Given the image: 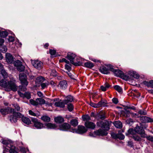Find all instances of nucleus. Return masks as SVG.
<instances>
[{
	"label": "nucleus",
	"instance_id": "f257e3e1",
	"mask_svg": "<svg viewBox=\"0 0 153 153\" xmlns=\"http://www.w3.org/2000/svg\"><path fill=\"white\" fill-rule=\"evenodd\" d=\"M76 57V55L73 53H68L67 54V58L69 59L70 62L75 66H80L82 65L83 63L80 61L78 62H75L74 60L75 59Z\"/></svg>",
	"mask_w": 153,
	"mask_h": 153
},
{
	"label": "nucleus",
	"instance_id": "f03ea898",
	"mask_svg": "<svg viewBox=\"0 0 153 153\" xmlns=\"http://www.w3.org/2000/svg\"><path fill=\"white\" fill-rule=\"evenodd\" d=\"M110 71L113 72L115 76L123 78L124 79L126 80L127 75L124 74L122 71L119 70L114 69L112 67H111L110 68Z\"/></svg>",
	"mask_w": 153,
	"mask_h": 153
},
{
	"label": "nucleus",
	"instance_id": "7ed1b4c3",
	"mask_svg": "<svg viewBox=\"0 0 153 153\" xmlns=\"http://www.w3.org/2000/svg\"><path fill=\"white\" fill-rule=\"evenodd\" d=\"M13 115L9 117V119L10 121L12 123H16L17 122V118H20L22 116V114L19 112H16L14 109V111L12 113Z\"/></svg>",
	"mask_w": 153,
	"mask_h": 153
},
{
	"label": "nucleus",
	"instance_id": "20e7f679",
	"mask_svg": "<svg viewBox=\"0 0 153 153\" xmlns=\"http://www.w3.org/2000/svg\"><path fill=\"white\" fill-rule=\"evenodd\" d=\"M7 88L14 91L17 90L18 87L16 84V80L15 79L10 80L9 81Z\"/></svg>",
	"mask_w": 153,
	"mask_h": 153
},
{
	"label": "nucleus",
	"instance_id": "39448f33",
	"mask_svg": "<svg viewBox=\"0 0 153 153\" xmlns=\"http://www.w3.org/2000/svg\"><path fill=\"white\" fill-rule=\"evenodd\" d=\"M19 78L22 85L27 86L28 82L27 80L26 75L23 73L20 74L19 75Z\"/></svg>",
	"mask_w": 153,
	"mask_h": 153
},
{
	"label": "nucleus",
	"instance_id": "423d86ee",
	"mask_svg": "<svg viewBox=\"0 0 153 153\" xmlns=\"http://www.w3.org/2000/svg\"><path fill=\"white\" fill-rule=\"evenodd\" d=\"M97 126H100L101 125V127L102 128H103L104 129V130L107 132L110 128V123L108 121H106L105 122H103L102 121L97 122Z\"/></svg>",
	"mask_w": 153,
	"mask_h": 153
},
{
	"label": "nucleus",
	"instance_id": "0eeeda50",
	"mask_svg": "<svg viewBox=\"0 0 153 153\" xmlns=\"http://www.w3.org/2000/svg\"><path fill=\"white\" fill-rule=\"evenodd\" d=\"M31 120L34 126L37 129H41L44 127L43 124L39 121L37 119L34 118H32Z\"/></svg>",
	"mask_w": 153,
	"mask_h": 153
},
{
	"label": "nucleus",
	"instance_id": "6e6552de",
	"mask_svg": "<svg viewBox=\"0 0 153 153\" xmlns=\"http://www.w3.org/2000/svg\"><path fill=\"white\" fill-rule=\"evenodd\" d=\"M14 65L19 71H23L25 70V66L22 64V62L20 60H17L16 61L14 62Z\"/></svg>",
	"mask_w": 153,
	"mask_h": 153
},
{
	"label": "nucleus",
	"instance_id": "1a4fd4ad",
	"mask_svg": "<svg viewBox=\"0 0 153 153\" xmlns=\"http://www.w3.org/2000/svg\"><path fill=\"white\" fill-rule=\"evenodd\" d=\"M14 111V109L7 107L5 108H1L0 109V112L2 115H6L12 113Z\"/></svg>",
	"mask_w": 153,
	"mask_h": 153
},
{
	"label": "nucleus",
	"instance_id": "9d476101",
	"mask_svg": "<svg viewBox=\"0 0 153 153\" xmlns=\"http://www.w3.org/2000/svg\"><path fill=\"white\" fill-rule=\"evenodd\" d=\"M137 133L141 135L142 137L145 138L146 134L144 133V130L143 127L137 126L134 128Z\"/></svg>",
	"mask_w": 153,
	"mask_h": 153
},
{
	"label": "nucleus",
	"instance_id": "9b49d317",
	"mask_svg": "<svg viewBox=\"0 0 153 153\" xmlns=\"http://www.w3.org/2000/svg\"><path fill=\"white\" fill-rule=\"evenodd\" d=\"M139 75L136 72L130 71L127 74L126 80H128L133 77L137 79L139 78Z\"/></svg>",
	"mask_w": 153,
	"mask_h": 153
},
{
	"label": "nucleus",
	"instance_id": "f8f14e48",
	"mask_svg": "<svg viewBox=\"0 0 153 153\" xmlns=\"http://www.w3.org/2000/svg\"><path fill=\"white\" fill-rule=\"evenodd\" d=\"M94 133L95 135L100 136H106L108 134L107 132L102 128L94 131Z\"/></svg>",
	"mask_w": 153,
	"mask_h": 153
},
{
	"label": "nucleus",
	"instance_id": "ddd939ff",
	"mask_svg": "<svg viewBox=\"0 0 153 153\" xmlns=\"http://www.w3.org/2000/svg\"><path fill=\"white\" fill-rule=\"evenodd\" d=\"M33 65L36 69L40 70L42 67L43 64L42 63L38 60L33 61L32 62Z\"/></svg>",
	"mask_w": 153,
	"mask_h": 153
},
{
	"label": "nucleus",
	"instance_id": "4468645a",
	"mask_svg": "<svg viewBox=\"0 0 153 153\" xmlns=\"http://www.w3.org/2000/svg\"><path fill=\"white\" fill-rule=\"evenodd\" d=\"M112 66H110L109 68H108L104 66V65H102L100 66L99 68V71L102 73L107 74L110 73V68Z\"/></svg>",
	"mask_w": 153,
	"mask_h": 153
},
{
	"label": "nucleus",
	"instance_id": "2eb2a0df",
	"mask_svg": "<svg viewBox=\"0 0 153 153\" xmlns=\"http://www.w3.org/2000/svg\"><path fill=\"white\" fill-rule=\"evenodd\" d=\"M71 128V125L67 123H64L59 126V129L63 131H68Z\"/></svg>",
	"mask_w": 153,
	"mask_h": 153
},
{
	"label": "nucleus",
	"instance_id": "dca6fc26",
	"mask_svg": "<svg viewBox=\"0 0 153 153\" xmlns=\"http://www.w3.org/2000/svg\"><path fill=\"white\" fill-rule=\"evenodd\" d=\"M6 60L7 63L11 64L14 62V58L12 55L9 53L5 54Z\"/></svg>",
	"mask_w": 153,
	"mask_h": 153
},
{
	"label": "nucleus",
	"instance_id": "f3484780",
	"mask_svg": "<svg viewBox=\"0 0 153 153\" xmlns=\"http://www.w3.org/2000/svg\"><path fill=\"white\" fill-rule=\"evenodd\" d=\"M137 133L134 128H130L128 131L126 133V135L129 137H132L133 136H134Z\"/></svg>",
	"mask_w": 153,
	"mask_h": 153
},
{
	"label": "nucleus",
	"instance_id": "a211bd4d",
	"mask_svg": "<svg viewBox=\"0 0 153 153\" xmlns=\"http://www.w3.org/2000/svg\"><path fill=\"white\" fill-rule=\"evenodd\" d=\"M0 81V86L1 87L4 88H7V86L8 83L9 81H8L7 79L3 78L1 79Z\"/></svg>",
	"mask_w": 153,
	"mask_h": 153
},
{
	"label": "nucleus",
	"instance_id": "6ab92c4d",
	"mask_svg": "<svg viewBox=\"0 0 153 153\" xmlns=\"http://www.w3.org/2000/svg\"><path fill=\"white\" fill-rule=\"evenodd\" d=\"M87 131V129L84 126L79 125L78 126V129L77 132L79 134H82L86 132Z\"/></svg>",
	"mask_w": 153,
	"mask_h": 153
},
{
	"label": "nucleus",
	"instance_id": "aec40b11",
	"mask_svg": "<svg viewBox=\"0 0 153 153\" xmlns=\"http://www.w3.org/2000/svg\"><path fill=\"white\" fill-rule=\"evenodd\" d=\"M18 93L20 96L22 97L23 98H26L28 99H29L31 98V94L30 93L28 92H26L24 94L19 92L18 91Z\"/></svg>",
	"mask_w": 153,
	"mask_h": 153
},
{
	"label": "nucleus",
	"instance_id": "412c9836",
	"mask_svg": "<svg viewBox=\"0 0 153 153\" xmlns=\"http://www.w3.org/2000/svg\"><path fill=\"white\" fill-rule=\"evenodd\" d=\"M85 126L88 128L94 129L95 128L96 125L94 123L91 122L86 121L85 123Z\"/></svg>",
	"mask_w": 153,
	"mask_h": 153
},
{
	"label": "nucleus",
	"instance_id": "4be33fe9",
	"mask_svg": "<svg viewBox=\"0 0 153 153\" xmlns=\"http://www.w3.org/2000/svg\"><path fill=\"white\" fill-rule=\"evenodd\" d=\"M142 122L143 123L148 122H153V120L146 116L142 117L140 118Z\"/></svg>",
	"mask_w": 153,
	"mask_h": 153
},
{
	"label": "nucleus",
	"instance_id": "5701e85b",
	"mask_svg": "<svg viewBox=\"0 0 153 153\" xmlns=\"http://www.w3.org/2000/svg\"><path fill=\"white\" fill-rule=\"evenodd\" d=\"M21 118H22V121L28 125L31 123L30 119L28 117H24L22 114V116Z\"/></svg>",
	"mask_w": 153,
	"mask_h": 153
},
{
	"label": "nucleus",
	"instance_id": "b1692460",
	"mask_svg": "<svg viewBox=\"0 0 153 153\" xmlns=\"http://www.w3.org/2000/svg\"><path fill=\"white\" fill-rule=\"evenodd\" d=\"M73 96L71 95H68L67 96L65 100H64V101L65 103V104H67L69 102H71L73 101Z\"/></svg>",
	"mask_w": 153,
	"mask_h": 153
},
{
	"label": "nucleus",
	"instance_id": "393cba45",
	"mask_svg": "<svg viewBox=\"0 0 153 153\" xmlns=\"http://www.w3.org/2000/svg\"><path fill=\"white\" fill-rule=\"evenodd\" d=\"M59 85L62 89H65L67 87V82L65 80H63L60 82Z\"/></svg>",
	"mask_w": 153,
	"mask_h": 153
},
{
	"label": "nucleus",
	"instance_id": "a878e982",
	"mask_svg": "<svg viewBox=\"0 0 153 153\" xmlns=\"http://www.w3.org/2000/svg\"><path fill=\"white\" fill-rule=\"evenodd\" d=\"M105 116L102 112H100L96 115V118L97 120L100 119L104 120L105 118Z\"/></svg>",
	"mask_w": 153,
	"mask_h": 153
},
{
	"label": "nucleus",
	"instance_id": "bb28decb",
	"mask_svg": "<svg viewBox=\"0 0 153 153\" xmlns=\"http://www.w3.org/2000/svg\"><path fill=\"white\" fill-rule=\"evenodd\" d=\"M110 86L109 84L107 83H105L104 85L100 86V88L103 91H106L107 89Z\"/></svg>",
	"mask_w": 153,
	"mask_h": 153
},
{
	"label": "nucleus",
	"instance_id": "cd10ccee",
	"mask_svg": "<svg viewBox=\"0 0 153 153\" xmlns=\"http://www.w3.org/2000/svg\"><path fill=\"white\" fill-rule=\"evenodd\" d=\"M65 104L64 100L62 102H56L54 103V105L56 106L62 108L65 107Z\"/></svg>",
	"mask_w": 153,
	"mask_h": 153
},
{
	"label": "nucleus",
	"instance_id": "c85d7f7f",
	"mask_svg": "<svg viewBox=\"0 0 153 153\" xmlns=\"http://www.w3.org/2000/svg\"><path fill=\"white\" fill-rule=\"evenodd\" d=\"M45 80V79L43 77L40 76L37 77L36 79V82L38 84L42 83Z\"/></svg>",
	"mask_w": 153,
	"mask_h": 153
},
{
	"label": "nucleus",
	"instance_id": "c756f323",
	"mask_svg": "<svg viewBox=\"0 0 153 153\" xmlns=\"http://www.w3.org/2000/svg\"><path fill=\"white\" fill-rule=\"evenodd\" d=\"M54 120L56 123H62L64 121L63 118L60 116L55 117L54 118Z\"/></svg>",
	"mask_w": 153,
	"mask_h": 153
},
{
	"label": "nucleus",
	"instance_id": "7c9ffc66",
	"mask_svg": "<svg viewBox=\"0 0 153 153\" xmlns=\"http://www.w3.org/2000/svg\"><path fill=\"white\" fill-rule=\"evenodd\" d=\"M37 105H38L44 104L45 103V100L44 99L41 98H37L36 100Z\"/></svg>",
	"mask_w": 153,
	"mask_h": 153
},
{
	"label": "nucleus",
	"instance_id": "2f4dec72",
	"mask_svg": "<svg viewBox=\"0 0 153 153\" xmlns=\"http://www.w3.org/2000/svg\"><path fill=\"white\" fill-rule=\"evenodd\" d=\"M45 126L48 129H55L56 127L55 124L51 123H46L45 124Z\"/></svg>",
	"mask_w": 153,
	"mask_h": 153
},
{
	"label": "nucleus",
	"instance_id": "473e14b6",
	"mask_svg": "<svg viewBox=\"0 0 153 153\" xmlns=\"http://www.w3.org/2000/svg\"><path fill=\"white\" fill-rule=\"evenodd\" d=\"M1 73L3 76V78L7 79L8 77L7 72L4 69L0 71Z\"/></svg>",
	"mask_w": 153,
	"mask_h": 153
},
{
	"label": "nucleus",
	"instance_id": "72a5a7b5",
	"mask_svg": "<svg viewBox=\"0 0 153 153\" xmlns=\"http://www.w3.org/2000/svg\"><path fill=\"white\" fill-rule=\"evenodd\" d=\"M114 126L117 128H120L122 127V123L119 121H116L114 123Z\"/></svg>",
	"mask_w": 153,
	"mask_h": 153
},
{
	"label": "nucleus",
	"instance_id": "f704fd0d",
	"mask_svg": "<svg viewBox=\"0 0 153 153\" xmlns=\"http://www.w3.org/2000/svg\"><path fill=\"white\" fill-rule=\"evenodd\" d=\"M98 107H100L102 106H105L106 104L107 103L106 100H102L97 103Z\"/></svg>",
	"mask_w": 153,
	"mask_h": 153
},
{
	"label": "nucleus",
	"instance_id": "c9c22d12",
	"mask_svg": "<svg viewBox=\"0 0 153 153\" xmlns=\"http://www.w3.org/2000/svg\"><path fill=\"white\" fill-rule=\"evenodd\" d=\"M78 120L76 119H73L70 122L71 125L74 127L76 126L78 124Z\"/></svg>",
	"mask_w": 153,
	"mask_h": 153
},
{
	"label": "nucleus",
	"instance_id": "e433bc0d",
	"mask_svg": "<svg viewBox=\"0 0 153 153\" xmlns=\"http://www.w3.org/2000/svg\"><path fill=\"white\" fill-rule=\"evenodd\" d=\"M41 119L44 122H49L50 121L51 119L50 117L47 116H43Z\"/></svg>",
	"mask_w": 153,
	"mask_h": 153
},
{
	"label": "nucleus",
	"instance_id": "4c0bfd02",
	"mask_svg": "<svg viewBox=\"0 0 153 153\" xmlns=\"http://www.w3.org/2000/svg\"><path fill=\"white\" fill-rule=\"evenodd\" d=\"M132 93L134 97H138L140 96V93L137 90H132Z\"/></svg>",
	"mask_w": 153,
	"mask_h": 153
},
{
	"label": "nucleus",
	"instance_id": "58836bf2",
	"mask_svg": "<svg viewBox=\"0 0 153 153\" xmlns=\"http://www.w3.org/2000/svg\"><path fill=\"white\" fill-rule=\"evenodd\" d=\"M151 80L149 81V82L147 81H144L143 82V83L144 85H146L148 87H150L152 88H153Z\"/></svg>",
	"mask_w": 153,
	"mask_h": 153
},
{
	"label": "nucleus",
	"instance_id": "ea45409f",
	"mask_svg": "<svg viewBox=\"0 0 153 153\" xmlns=\"http://www.w3.org/2000/svg\"><path fill=\"white\" fill-rule=\"evenodd\" d=\"M84 66L85 67L89 68H91L94 66L93 63L90 62H88L85 63Z\"/></svg>",
	"mask_w": 153,
	"mask_h": 153
},
{
	"label": "nucleus",
	"instance_id": "a19ab883",
	"mask_svg": "<svg viewBox=\"0 0 153 153\" xmlns=\"http://www.w3.org/2000/svg\"><path fill=\"white\" fill-rule=\"evenodd\" d=\"M8 32L6 31H3L0 32V37L4 38L7 36L8 35Z\"/></svg>",
	"mask_w": 153,
	"mask_h": 153
},
{
	"label": "nucleus",
	"instance_id": "79ce46f5",
	"mask_svg": "<svg viewBox=\"0 0 153 153\" xmlns=\"http://www.w3.org/2000/svg\"><path fill=\"white\" fill-rule=\"evenodd\" d=\"M114 89L118 92L122 93L123 89L121 87L118 85H115L114 86Z\"/></svg>",
	"mask_w": 153,
	"mask_h": 153
},
{
	"label": "nucleus",
	"instance_id": "37998d69",
	"mask_svg": "<svg viewBox=\"0 0 153 153\" xmlns=\"http://www.w3.org/2000/svg\"><path fill=\"white\" fill-rule=\"evenodd\" d=\"M132 138L135 141H140L141 140V138L137 134L134 135V136H133V137Z\"/></svg>",
	"mask_w": 153,
	"mask_h": 153
},
{
	"label": "nucleus",
	"instance_id": "c03bdc74",
	"mask_svg": "<svg viewBox=\"0 0 153 153\" xmlns=\"http://www.w3.org/2000/svg\"><path fill=\"white\" fill-rule=\"evenodd\" d=\"M82 117L83 120L84 121H88L91 120L90 117L88 115H83Z\"/></svg>",
	"mask_w": 153,
	"mask_h": 153
},
{
	"label": "nucleus",
	"instance_id": "a18cd8bd",
	"mask_svg": "<svg viewBox=\"0 0 153 153\" xmlns=\"http://www.w3.org/2000/svg\"><path fill=\"white\" fill-rule=\"evenodd\" d=\"M29 112L30 114L33 116L37 117L40 115V114L39 112H37L36 113H35L30 110L29 111Z\"/></svg>",
	"mask_w": 153,
	"mask_h": 153
},
{
	"label": "nucleus",
	"instance_id": "49530a36",
	"mask_svg": "<svg viewBox=\"0 0 153 153\" xmlns=\"http://www.w3.org/2000/svg\"><path fill=\"white\" fill-rule=\"evenodd\" d=\"M138 113L141 115H145L147 114V112L144 109L140 110L138 111Z\"/></svg>",
	"mask_w": 153,
	"mask_h": 153
},
{
	"label": "nucleus",
	"instance_id": "de8ad7c7",
	"mask_svg": "<svg viewBox=\"0 0 153 153\" xmlns=\"http://www.w3.org/2000/svg\"><path fill=\"white\" fill-rule=\"evenodd\" d=\"M49 85V83L48 82L42 83L41 84V86L42 87V89H44L47 87L48 85Z\"/></svg>",
	"mask_w": 153,
	"mask_h": 153
},
{
	"label": "nucleus",
	"instance_id": "09e8293b",
	"mask_svg": "<svg viewBox=\"0 0 153 153\" xmlns=\"http://www.w3.org/2000/svg\"><path fill=\"white\" fill-rule=\"evenodd\" d=\"M20 151L23 153H26L27 151H29L27 148H25L22 147H20Z\"/></svg>",
	"mask_w": 153,
	"mask_h": 153
},
{
	"label": "nucleus",
	"instance_id": "8fccbe9b",
	"mask_svg": "<svg viewBox=\"0 0 153 153\" xmlns=\"http://www.w3.org/2000/svg\"><path fill=\"white\" fill-rule=\"evenodd\" d=\"M68 110L70 111H72L74 107L73 105L71 103H70L68 105Z\"/></svg>",
	"mask_w": 153,
	"mask_h": 153
},
{
	"label": "nucleus",
	"instance_id": "3c124183",
	"mask_svg": "<svg viewBox=\"0 0 153 153\" xmlns=\"http://www.w3.org/2000/svg\"><path fill=\"white\" fill-rule=\"evenodd\" d=\"M16 148L15 147H12L9 150L10 153H18L16 150Z\"/></svg>",
	"mask_w": 153,
	"mask_h": 153
},
{
	"label": "nucleus",
	"instance_id": "603ef678",
	"mask_svg": "<svg viewBox=\"0 0 153 153\" xmlns=\"http://www.w3.org/2000/svg\"><path fill=\"white\" fill-rule=\"evenodd\" d=\"M49 52L51 56H52L53 57L55 56L56 51L55 50L50 49Z\"/></svg>",
	"mask_w": 153,
	"mask_h": 153
},
{
	"label": "nucleus",
	"instance_id": "864d4df0",
	"mask_svg": "<svg viewBox=\"0 0 153 153\" xmlns=\"http://www.w3.org/2000/svg\"><path fill=\"white\" fill-rule=\"evenodd\" d=\"M111 136L114 139H117V136L118 134H116L114 132H112L111 134Z\"/></svg>",
	"mask_w": 153,
	"mask_h": 153
},
{
	"label": "nucleus",
	"instance_id": "5fc2aeb1",
	"mask_svg": "<svg viewBox=\"0 0 153 153\" xmlns=\"http://www.w3.org/2000/svg\"><path fill=\"white\" fill-rule=\"evenodd\" d=\"M65 66V69H66L69 72L71 70V65L70 64V65L66 64Z\"/></svg>",
	"mask_w": 153,
	"mask_h": 153
},
{
	"label": "nucleus",
	"instance_id": "6e6d98bb",
	"mask_svg": "<svg viewBox=\"0 0 153 153\" xmlns=\"http://www.w3.org/2000/svg\"><path fill=\"white\" fill-rule=\"evenodd\" d=\"M1 48L2 52L4 53L6 52L7 51V48L6 46H4L1 47L0 48Z\"/></svg>",
	"mask_w": 153,
	"mask_h": 153
},
{
	"label": "nucleus",
	"instance_id": "4d7b16f0",
	"mask_svg": "<svg viewBox=\"0 0 153 153\" xmlns=\"http://www.w3.org/2000/svg\"><path fill=\"white\" fill-rule=\"evenodd\" d=\"M90 105L94 108H99L98 103H95L92 102H91L90 103Z\"/></svg>",
	"mask_w": 153,
	"mask_h": 153
},
{
	"label": "nucleus",
	"instance_id": "13d9d810",
	"mask_svg": "<svg viewBox=\"0 0 153 153\" xmlns=\"http://www.w3.org/2000/svg\"><path fill=\"white\" fill-rule=\"evenodd\" d=\"M57 72L55 70H53L51 71V76H57Z\"/></svg>",
	"mask_w": 153,
	"mask_h": 153
},
{
	"label": "nucleus",
	"instance_id": "bf43d9fd",
	"mask_svg": "<svg viewBox=\"0 0 153 153\" xmlns=\"http://www.w3.org/2000/svg\"><path fill=\"white\" fill-rule=\"evenodd\" d=\"M125 138V136L123 134L118 133V136H117V138L120 140H123Z\"/></svg>",
	"mask_w": 153,
	"mask_h": 153
},
{
	"label": "nucleus",
	"instance_id": "052dcab7",
	"mask_svg": "<svg viewBox=\"0 0 153 153\" xmlns=\"http://www.w3.org/2000/svg\"><path fill=\"white\" fill-rule=\"evenodd\" d=\"M26 86L25 85H22V86H20L19 88L21 91H25L27 90Z\"/></svg>",
	"mask_w": 153,
	"mask_h": 153
},
{
	"label": "nucleus",
	"instance_id": "680f3d73",
	"mask_svg": "<svg viewBox=\"0 0 153 153\" xmlns=\"http://www.w3.org/2000/svg\"><path fill=\"white\" fill-rule=\"evenodd\" d=\"M15 107V109L17 110V111H20V108L17 104H14L13 105Z\"/></svg>",
	"mask_w": 153,
	"mask_h": 153
},
{
	"label": "nucleus",
	"instance_id": "e2e57ef3",
	"mask_svg": "<svg viewBox=\"0 0 153 153\" xmlns=\"http://www.w3.org/2000/svg\"><path fill=\"white\" fill-rule=\"evenodd\" d=\"M30 102L32 105H37L36 100L35 101L33 99H31L30 100Z\"/></svg>",
	"mask_w": 153,
	"mask_h": 153
},
{
	"label": "nucleus",
	"instance_id": "0e129e2a",
	"mask_svg": "<svg viewBox=\"0 0 153 153\" xmlns=\"http://www.w3.org/2000/svg\"><path fill=\"white\" fill-rule=\"evenodd\" d=\"M145 137L148 140L153 142V137H152L150 136H147L146 134V137Z\"/></svg>",
	"mask_w": 153,
	"mask_h": 153
},
{
	"label": "nucleus",
	"instance_id": "69168bd1",
	"mask_svg": "<svg viewBox=\"0 0 153 153\" xmlns=\"http://www.w3.org/2000/svg\"><path fill=\"white\" fill-rule=\"evenodd\" d=\"M8 41L10 42H13L14 41V38L12 36H9Z\"/></svg>",
	"mask_w": 153,
	"mask_h": 153
},
{
	"label": "nucleus",
	"instance_id": "338daca9",
	"mask_svg": "<svg viewBox=\"0 0 153 153\" xmlns=\"http://www.w3.org/2000/svg\"><path fill=\"white\" fill-rule=\"evenodd\" d=\"M113 102L115 104H117L118 102V100L117 98H114L112 99Z\"/></svg>",
	"mask_w": 153,
	"mask_h": 153
},
{
	"label": "nucleus",
	"instance_id": "774afa93",
	"mask_svg": "<svg viewBox=\"0 0 153 153\" xmlns=\"http://www.w3.org/2000/svg\"><path fill=\"white\" fill-rule=\"evenodd\" d=\"M62 62H65L66 64H68L70 65V62L68 61L67 60H66L65 58H63L62 59Z\"/></svg>",
	"mask_w": 153,
	"mask_h": 153
}]
</instances>
